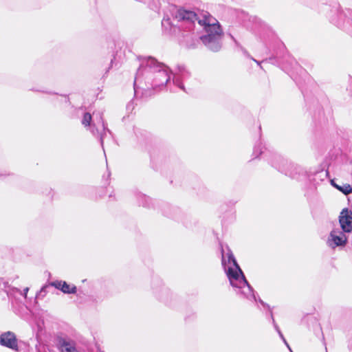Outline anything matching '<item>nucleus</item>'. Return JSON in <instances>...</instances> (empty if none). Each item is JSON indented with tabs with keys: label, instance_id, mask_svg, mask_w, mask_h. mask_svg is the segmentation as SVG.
Wrapping results in <instances>:
<instances>
[{
	"label": "nucleus",
	"instance_id": "9b49d317",
	"mask_svg": "<svg viewBox=\"0 0 352 352\" xmlns=\"http://www.w3.org/2000/svg\"><path fill=\"white\" fill-rule=\"evenodd\" d=\"M332 184L344 195H349L352 192V187L349 184H344L343 186H339L334 183H332Z\"/></svg>",
	"mask_w": 352,
	"mask_h": 352
},
{
	"label": "nucleus",
	"instance_id": "39448f33",
	"mask_svg": "<svg viewBox=\"0 0 352 352\" xmlns=\"http://www.w3.org/2000/svg\"><path fill=\"white\" fill-rule=\"evenodd\" d=\"M346 234L339 229L332 230L327 238V245L331 249L344 247L348 240Z\"/></svg>",
	"mask_w": 352,
	"mask_h": 352
},
{
	"label": "nucleus",
	"instance_id": "dca6fc26",
	"mask_svg": "<svg viewBox=\"0 0 352 352\" xmlns=\"http://www.w3.org/2000/svg\"><path fill=\"white\" fill-rule=\"evenodd\" d=\"M260 302H261L262 305H265V304H264L263 301H262L261 300H260Z\"/></svg>",
	"mask_w": 352,
	"mask_h": 352
},
{
	"label": "nucleus",
	"instance_id": "9d476101",
	"mask_svg": "<svg viewBox=\"0 0 352 352\" xmlns=\"http://www.w3.org/2000/svg\"><path fill=\"white\" fill-rule=\"evenodd\" d=\"M162 25L164 30L169 34L175 35L179 31V28L173 25L169 18L164 17L162 21Z\"/></svg>",
	"mask_w": 352,
	"mask_h": 352
},
{
	"label": "nucleus",
	"instance_id": "423d86ee",
	"mask_svg": "<svg viewBox=\"0 0 352 352\" xmlns=\"http://www.w3.org/2000/svg\"><path fill=\"white\" fill-rule=\"evenodd\" d=\"M339 223L342 231L349 234L352 232V211L344 208L339 216Z\"/></svg>",
	"mask_w": 352,
	"mask_h": 352
},
{
	"label": "nucleus",
	"instance_id": "f257e3e1",
	"mask_svg": "<svg viewBox=\"0 0 352 352\" xmlns=\"http://www.w3.org/2000/svg\"><path fill=\"white\" fill-rule=\"evenodd\" d=\"M173 16L177 21L189 23L190 26L195 21H197L198 24L204 30L200 40L204 45L213 52H217L221 49L223 30L219 21L208 12H204L197 16L192 11L179 8L173 13Z\"/></svg>",
	"mask_w": 352,
	"mask_h": 352
},
{
	"label": "nucleus",
	"instance_id": "4468645a",
	"mask_svg": "<svg viewBox=\"0 0 352 352\" xmlns=\"http://www.w3.org/2000/svg\"><path fill=\"white\" fill-rule=\"evenodd\" d=\"M28 291H29V288L28 287H26V288H25L23 289V292H24L23 296H24L25 298H26L27 294H28Z\"/></svg>",
	"mask_w": 352,
	"mask_h": 352
},
{
	"label": "nucleus",
	"instance_id": "0eeeda50",
	"mask_svg": "<svg viewBox=\"0 0 352 352\" xmlns=\"http://www.w3.org/2000/svg\"><path fill=\"white\" fill-rule=\"evenodd\" d=\"M0 344L2 346L17 350L18 344L15 335L10 331L3 333L0 336Z\"/></svg>",
	"mask_w": 352,
	"mask_h": 352
},
{
	"label": "nucleus",
	"instance_id": "ddd939ff",
	"mask_svg": "<svg viewBox=\"0 0 352 352\" xmlns=\"http://www.w3.org/2000/svg\"><path fill=\"white\" fill-rule=\"evenodd\" d=\"M173 83L175 84L177 86H178L180 89H184V87L182 84L179 80L177 76H174L173 79Z\"/></svg>",
	"mask_w": 352,
	"mask_h": 352
},
{
	"label": "nucleus",
	"instance_id": "2eb2a0df",
	"mask_svg": "<svg viewBox=\"0 0 352 352\" xmlns=\"http://www.w3.org/2000/svg\"><path fill=\"white\" fill-rule=\"evenodd\" d=\"M47 286H44L41 288L40 292H45V289H46Z\"/></svg>",
	"mask_w": 352,
	"mask_h": 352
},
{
	"label": "nucleus",
	"instance_id": "7ed1b4c3",
	"mask_svg": "<svg viewBox=\"0 0 352 352\" xmlns=\"http://www.w3.org/2000/svg\"><path fill=\"white\" fill-rule=\"evenodd\" d=\"M222 265L229 279L230 285L234 287L241 289V293L250 298L255 299L252 288L246 280L242 270L237 264L234 255L228 247L221 249Z\"/></svg>",
	"mask_w": 352,
	"mask_h": 352
},
{
	"label": "nucleus",
	"instance_id": "f8f14e48",
	"mask_svg": "<svg viewBox=\"0 0 352 352\" xmlns=\"http://www.w3.org/2000/svg\"><path fill=\"white\" fill-rule=\"evenodd\" d=\"M271 318L272 319V322H273V324H274V328L276 330V331L278 332V335L280 336V338L283 340V341L284 342V343L286 344V346L289 348V349L291 351V349L289 346V344H287L286 340L285 339L283 333H281L279 327H278V325L276 324V323L275 322V320H274V318L273 317V315H272V313L271 312Z\"/></svg>",
	"mask_w": 352,
	"mask_h": 352
},
{
	"label": "nucleus",
	"instance_id": "f3484780",
	"mask_svg": "<svg viewBox=\"0 0 352 352\" xmlns=\"http://www.w3.org/2000/svg\"><path fill=\"white\" fill-rule=\"evenodd\" d=\"M254 60L258 64V65H260V63L256 60L254 59Z\"/></svg>",
	"mask_w": 352,
	"mask_h": 352
},
{
	"label": "nucleus",
	"instance_id": "20e7f679",
	"mask_svg": "<svg viewBox=\"0 0 352 352\" xmlns=\"http://www.w3.org/2000/svg\"><path fill=\"white\" fill-rule=\"evenodd\" d=\"M82 124L85 127L89 126L90 131L94 135L100 138L102 144L104 137L110 133L106 128L102 113L100 112L94 113L93 116L89 113H85L82 120Z\"/></svg>",
	"mask_w": 352,
	"mask_h": 352
},
{
	"label": "nucleus",
	"instance_id": "1a4fd4ad",
	"mask_svg": "<svg viewBox=\"0 0 352 352\" xmlns=\"http://www.w3.org/2000/svg\"><path fill=\"white\" fill-rule=\"evenodd\" d=\"M58 346L62 352H78L73 341L61 338L58 341Z\"/></svg>",
	"mask_w": 352,
	"mask_h": 352
},
{
	"label": "nucleus",
	"instance_id": "f03ea898",
	"mask_svg": "<svg viewBox=\"0 0 352 352\" xmlns=\"http://www.w3.org/2000/svg\"><path fill=\"white\" fill-rule=\"evenodd\" d=\"M171 72L163 63H158L152 57L144 58L138 69L134 80V91L136 94L138 89H145L142 85L151 84L154 89H162L170 79Z\"/></svg>",
	"mask_w": 352,
	"mask_h": 352
},
{
	"label": "nucleus",
	"instance_id": "6e6552de",
	"mask_svg": "<svg viewBox=\"0 0 352 352\" xmlns=\"http://www.w3.org/2000/svg\"><path fill=\"white\" fill-rule=\"evenodd\" d=\"M50 285L54 287L56 289H60L65 294H75L76 292V287L74 285H69L65 281L55 280L51 282Z\"/></svg>",
	"mask_w": 352,
	"mask_h": 352
}]
</instances>
